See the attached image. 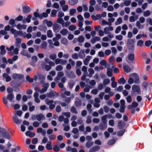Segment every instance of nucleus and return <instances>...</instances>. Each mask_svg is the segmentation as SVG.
Listing matches in <instances>:
<instances>
[{
    "mask_svg": "<svg viewBox=\"0 0 152 152\" xmlns=\"http://www.w3.org/2000/svg\"><path fill=\"white\" fill-rule=\"evenodd\" d=\"M57 11L55 10H52L51 13L50 14V16L51 17H54L56 16Z\"/></svg>",
    "mask_w": 152,
    "mask_h": 152,
    "instance_id": "42",
    "label": "nucleus"
},
{
    "mask_svg": "<svg viewBox=\"0 0 152 152\" xmlns=\"http://www.w3.org/2000/svg\"><path fill=\"white\" fill-rule=\"evenodd\" d=\"M62 10L64 12L66 11L68 9V6L67 5H64L61 7Z\"/></svg>",
    "mask_w": 152,
    "mask_h": 152,
    "instance_id": "64",
    "label": "nucleus"
},
{
    "mask_svg": "<svg viewBox=\"0 0 152 152\" xmlns=\"http://www.w3.org/2000/svg\"><path fill=\"white\" fill-rule=\"evenodd\" d=\"M141 92L140 88L139 86L134 85L132 86V92L136 93L137 94H140Z\"/></svg>",
    "mask_w": 152,
    "mask_h": 152,
    "instance_id": "4",
    "label": "nucleus"
},
{
    "mask_svg": "<svg viewBox=\"0 0 152 152\" xmlns=\"http://www.w3.org/2000/svg\"><path fill=\"white\" fill-rule=\"evenodd\" d=\"M62 115H63L65 116L68 118H69L70 116V113L69 112H63L62 113Z\"/></svg>",
    "mask_w": 152,
    "mask_h": 152,
    "instance_id": "51",
    "label": "nucleus"
},
{
    "mask_svg": "<svg viewBox=\"0 0 152 152\" xmlns=\"http://www.w3.org/2000/svg\"><path fill=\"white\" fill-rule=\"evenodd\" d=\"M3 77L6 79V81L7 82L10 81L11 80L10 77L5 73H4L3 74Z\"/></svg>",
    "mask_w": 152,
    "mask_h": 152,
    "instance_id": "28",
    "label": "nucleus"
},
{
    "mask_svg": "<svg viewBox=\"0 0 152 152\" xmlns=\"http://www.w3.org/2000/svg\"><path fill=\"white\" fill-rule=\"evenodd\" d=\"M125 126V123L123 121H121L118 122V126L120 129L124 128Z\"/></svg>",
    "mask_w": 152,
    "mask_h": 152,
    "instance_id": "27",
    "label": "nucleus"
},
{
    "mask_svg": "<svg viewBox=\"0 0 152 152\" xmlns=\"http://www.w3.org/2000/svg\"><path fill=\"white\" fill-rule=\"evenodd\" d=\"M101 40V38L99 37L95 36L92 38L91 39V42L92 44L95 43L97 41H99Z\"/></svg>",
    "mask_w": 152,
    "mask_h": 152,
    "instance_id": "15",
    "label": "nucleus"
},
{
    "mask_svg": "<svg viewBox=\"0 0 152 152\" xmlns=\"http://www.w3.org/2000/svg\"><path fill=\"white\" fill-rule=\"evenodd\" d=\"M44 23L47 24V26L49 27L52 26L53 25V23L50 21H48L47 20H43Z\"/></svg>",
    "mask_w": 152,
    "mask_h": 152,
    "instance_id": "24",
    "label": "nucleus"
},
{
    "mask_svg": "<svg viewBox=\"0 0 152 152\" xmlns=\"http://www.w3.org/2000/svg\"><path fill=\"white\" fill-rule=\"evenodd\" d=\"M47 43L46 42H43L41 45L40 48L42 49H46L47 48Z\"/></svg>",
    "mask_w": 152,
    "mask_h": 152,
    "instance_id": "34",
    "label": "nucleus"
},
{
    "mask_svg": "<svg viewBox=\"0 0 152 152\" xmlns=\"http://www.w3.org/2000/svg\"><path fill=\"white\" fill-rule=\"evenodd\" d=\"M118 82L120 84L124 85L126 83V81L124 78L122 77L119 79Z\"/></svg>",
    "mask_w": 152,
    "mask_h": 152,
    "instance_id": "37",
    "label": "nucleus"
},
{
    "mask_svg": "<svg viewBox=\"0 0 152 152\" xmlns=\"http://www.w3.org/2000/svg\"><path fill=\"white\" fill-rule=\"evenodd\" d=\"M78 2V0H69L68 1L69 3L72 6L77 4Z\"/></svg>",
    "mask_w": 152,
    "mask_h": 152,
    "instance_id": "30",
    "label": "nucleus"
},
{
    "mask_svg": "<svg viewBox=\"0 0 152 152\" xmlns=\"http://www.w3.org/2000/svg\"><path fill=\"white\" fill-rule=\"evenodd\" d=\"M37 78V77L36 75H35L34 76L33 78H31L28 75H27L26 77V80L28 82L31 83L33 82L34 81V80H36Z\"/></svg>",
    "mask_w": 152,
    "mask_h": 152,
    "instance_id": "22",
    "label": "nucleus"
},
{
    "mask_svg": "<svg viewBox=\"0 0 152 152\" xmlns=\"http://www.w3.org/2000/svg\"><path fill=\"white\" fill-rule=\"evenodd\" d=\"M13 119L14 122L16 124H19L22 122V121L21 120H19L16 115H13Z\"/></svg>",
    "mask_w": 152,
    "mask_h": 152,
    "instance_id": "12",
    "label": "nucleus"
},
{
    "mask_svg": "<svg viewBox=\"0 0 152 152\" xmlns=\"http://www.w3.org/2000/svg\"><path fill=\"white\" fill-rule=\"evenodd\" d=\"M63 69L62 66L61 65H58L56 67V69L57 71H61Z\"/></svg>",
    "mask_w": 152,
    "mask_h": 152,
    "instance_id": "55",
    "label": "nucleus"
},
{
    "mask_svg": "<svg viewBox=\"0 0 152 152\" xmlns=\"http://www.w3.org/2000/svg\"><path fill=\"white\" fill-rule=\"evenodd\" d=\"M107 115H106L103 116L101 118L102 123L107 124Z\"/></svg>",
    "mask_w": 152,
    "mask_h": 152,
    "instance_id": "33",
    "label": "nucleus"
},
{
    "mask_svg": "<svg viewBox=\"0 0 152 152\" xmlns=\"http://www.w3.org/2000/svg\"><path fill=\"white\" fill-rule=\"evenodd\" d=\"M128 58L130 61H133L134 58V55L133 54H130L128 57Z\"/></svg>",
    "mask_w": 152,
    "mask_h": 152,
    "instance_id": "52",
    "label": "nucleus"
},
{
    "mask_svg": "<svg viewBox=\"0 0 152 152\" xmlns=\"http://www.w3.org/2000/svg\"><path fill=\"white\" fill-rule=\"evenodd\" d=\"M123 87L122 86H119L117 88L115 89V90L116 91L121 92L123 89Z\"/></svg>",
    "mask_w": 152,
    "mask_h": 152,
    "instance_id": "56",
    "label": "nucleus"
},
{
    "mask_svg": "<svg viewBox=\"0 0 152 152\" xmlns=\"http://www.w3.org/2000/svg\"><path fill=\"white\" fill-rule=\"evenodd\" d=\"M52 143L50 141L48 142L47 143L46 146V148L48 150H51L52 149Z\"/></svg>",
    "mask_w": 152,
    "mask_h": 152,
    "instance_id": "32",
    "label": "nucleus"
},
{
    "mask_svg": "<svg viewBox=\"0 0 152 152\" xmlns=\"http://www.w3.org/2000/svg\"><path fill=\"white\" fill-rule=\"evenodd\" d=\"M151 14V12L149 10H146L143 12V16L145 17H147Z\"/></svg>",
    "mask_w": 152,
    "mask_h": 152,
    "instance_id": "47",
    "label": "nucleus"
},
{
    "mask_svg": "<svg viewBox=\"0 0 152 152\" xmlns=\"http://www.w3.org/2000/svg\"><path fill=\"white\" fill-rule=\"evenodd\" d=\"M134 40L132 39H128L127 42V45L128 47L130 49H134Z\"/></svg>",
    "mask_w": 152,
    "mask_h": 152,
    "instance_id": "6",
    "label": "nucleus"
},
{
    "mask_svg": "<svg viewBox=\"0 0 152 152\" xmlns=\"http://www.w3.org/2000/svg\"><path fill=\"white\" fill-rule=\"evenodd\" d=\"M122 22V18L121 17H120L117 19V21L115 22V24L116 25H118L121 23Z\"/></svg>",
    "mask_w": 152,
    "mask_h": 152,
    "instance_id": "41",
    "label": "nucleus"
},
{
    "mask_svg": "<svg viewBox=\"0 0 152 152\" xmlns=\"http://www.w3.org/2000/svg\"><path fill=\"white\" fill-rule=\"evenodd\" d=\"M53 31L55 32L58 29L59 27L57 23H56L53 25Z\"/></svg>",
    "mask_w": 152,
    "mask_h": 152,
    "instance_id": "46",
    "label": "nucleus"
},
{
    "mask_svg": "<svg viewBox=\"0 0 152 152\" xmlns=\"http://www.w3.org/2000/svg\"><path fill=\"white\" fill-rule=\"evenodd\" d=\"M91 58V57L90 56H87L86 58L84 60L83 63L85 65H88L89 62Z\"/></svg>",
    "mask_w": 152,
    "mask_h": 152,
    "instance_id": "26",
    "label": "nucleus"
},
{
    "mask_svg": "<svg viewBox=\"0 0 152 152\" xmlns=\"http://www.w3.org/2000/svg\"><path fill=\"white\" fill-rule=\"evenodd\" d=\"M0 134H1V135H2L6 139H10L11 138L10 134L5 129L0 128Z\"/></svg>",
    "mask_w": 152,
    "mask_h": 152,
    "instance_id": "3",
    "label": "nucleus"
},
{
    "mask_svg": "<svg viewBox=\"0 0 152 152\" xmlns=\"http://www.w3.org/2000/svg\"><path fill=\"white\" fill-rule=\"evenodd\" d=\"M61 43L65 45H67L68 44V42L66 39L63 38L61 39Z\"/></svg>",
    "mask_w": 152,
    "mask_h": 152,
    "instance_id": "36",
    "label": "nucleus"
},
{
    "mask_svg": "<svg viewBox=\"0 0 152 152\" xmlns=\"http://www.w3.org/2000/svg\"><path fill=\"white\" fill-rule=\"evenodd\" d=\"M12 77L15 79H20L23 78V76L22 75L14 74L12 75Z\"/></svg>",
    "mask_w": 152,
    "mask_h": 152,
    "instance_id": "18",
    "label": "nucleus"
},
{
    "mask_svg": "<svg viewBox=\"0 0 152 152\" xmlns=\"http://www.w3.org/2000/svg\"><path fill=\"white\" fill-rule=\"evenodd\" d=\"M48 16V13L46 12H43L42 13L40 14L39 16V19H42L43 18H46Z\"/></svg>",
    "mask_w": 152,
    "mask_h": 152,
    "instance_id": "40",
    "label": "nucleus"
},
{
    "mask_svg": "<svg viewBox=\"0 0 152 152\" xmlns=\"http://www.w3.org/2000/svg\"><path fill=\"white\" fill-rule=\"evenodd\" d=\"M115 141L114 139H111L109 140L107 142V144L109 145H112L115 143Z\"/></svg>",
    "mask_w": 152,
    "mask_h": 152,
    "instance_id": "60",
    "label": "nucleus"
},
{
    "mask_svg": "<svg viewBox=\"0 0 152 152\" xmlns=\"http://www.w3.org/2000/svg\"><path fill=\"white\" fill-rule=\"evenodd\" d=\"M32 18V16L31 15H28L27 17L26 18V20H23L22 22L23 23H26V22L29 23L31 21V20Z\"/></svg>",
    "mask_w": 152,
    "mask_h": 152,
    "instance_id": "20",
    "label": "nucleus"
},
{
    "mask_svg": "<svg viewBox=\"0 0 152 152\" xmlns=\"http://www.w3.org/2000/svg\"><path fill=\"white\" fill-rule=\"evenodd\" d=\"M100 148V147L98 146H94L89 149V152H96L98 151Z\"/></svg>",
    "mask_w": 152,
    "mask_h": 152,
    "instance_id": "16",
    "label": "nucleus"
},
{
    "mask_svg": "<svg viewBox=\"0 0 152 152\" xmlns=\"http://www.w3.org/2000/svg\"><path fill=\"white\" fill-rule=\"evenodd\" d=\"M123 68L124 71L126 72H130L131 70L130 67L127 65L124 66L123 67Z\"/></svg>",
    "mask_w": 152,
    "mask_h": 152,
    "instance_id": "38",
    "label": "nucleus"
},
{
    "mask_svg": "<svg viewBox=\"0 0 152 152\" xmlns=\"http://www.w3.org/2000/svg\"><path fill=\"white\" fill-rule=\"evenodd\" d=\"M89 74L88 76L89 77H92L94 73V69L91 68H89L88 69Z\"/></svg>",
    "mask_w": 152,
    "mask_h": 152,
    "instance_id": "23",
    "label": "nucleus"
},
{
    "mask_svg": "<svg viewBox=\"0 0 152 152\" xmlns=\"http://www.w3.org/2000/svg\"><path fill=\"white\" fill-rule=\"evenodd\" d=\"M134 82V80L132 79V78L131 77L130 75L129 76V77L128 80V83L130 84H132Z\"/></svg>",
    "mask_w": 152,
    "mask_h": 152,
    "instance_id": "53",
    "label": "nucleus"
},
{
    "mask_svg": "<svg viewBox=\"0 0 152 152\" xmlns=\"http://www.w3.org/2000/svg\"><path fill=\"white\" fill-rule=\"evenodd\" d=\"M66 75L67 77L70 78H74L75 77V75L72 71L67 72Z\"/></svg>",
    "mask_w": 152,
    "mask_h": 152,
    "instance_id": "11",
    "label": "nucleus"
},
{
    "mask_svg": "<svg viewBox=\"0 0 152 152\" xmlns=\"http://www.w3.org/2000/svg\"><path fill=\"white\" fill-rule=\"evenodd\" d=\"M45 102L48 105H50L53 104V100H50L49 99L46 98L45 100Z\"/></svg>",
    "mask_w": 152,
    "mask_h": 152,
    "instance_id": "43",
    "label": "nucleus"
},
{
    "mask_svg": "<svg viewBox=\"0 0 152 152\" xmlns=\"http://www.w3.org/2000/svg\"><path fill=\"white\" fill-rule=\"evenodd\" d=\"M45 61L46 63L49 64L50 66H54L55 65V63L51 61L48 58H45Z\"/></svg>",
    "mask_w": 152,
    "mask_h": 152,
    "instance_id": "21",
    "label": "nucleus"
},
{
    "mask_svg": "<svg viewBox=\"0 0 152 152\" xmlns=\"http://www.w3.org/2000/svg\"><path fill=\"white\" fill-rule=\"evenodd\" d=\"M49 58H50L52 60H54L55 59H56V54H53L50 55L49 56Z\"/></svg>",
    "mask_w": 152,
    "mask_h": 152,
    "instance_id": "61",
    "label": "nucleus"
},
{
    "mask_svg": "<svg viewBox=\"0 0 152 152\" xmlns=\"http://www.w3.org/2000/svg\"><path fill=\"white\" fill-rule=\"evenodd\" d=\"M7 99L10 102L12 101V100L14 98V96L13 94H8L7 96Z\"/></svg>",
    "mask_w": 152,
    "mask_h": 152,
    "instance_id": "25",
    "label": "nucleus"
},
{
    "mask_svg": "<svg viewBox=\"0 0 152 152\" xmlns=\"http://www.w3.org/2000/svg\"><path fill=\"white\" fill-rule=\"evenodd\" d=\"M37 132L39 133H41L43 136H45L46 132L45 130L43 129L42 128H38L37 129Z\"/></svg>",
    "mask_w": 152,
    "mask_h": 152,
    "instance_id": "19",
    "label": "nucleus"
},
{
    "mask_svg": "<svg viewBox=\"0 0 152 152\" xmlns=\"http://www.w3.org/2000/svg\"><path fill=\"white\" fill-rule=\"evenodd\" d=\"M23 11L24 13H28L31 11V9L30 7L27 6H25L23 7L22 8Z\"/></svg>",
    "mask_w": 152,
    "mask_h": 152,
    "instance_id": "10",
    "label": "nucleus"
},
{
    "mask_svg": "<svg viewBox=\"0 0 152 152\" xmlns=\"http://www.w3.org/2000/svg\"><path fill=\"white\" fill-rule=\"evenodd\" d=\"M17 28L19 30L26 29V28L27 26L25 24H18L16 26Z\"/></svg>",
    "mask_w": 152,
    "mask_h": 152,
    "instance_id": "14",
    "label": "nucleus"
},
{
    "mask_svg": "<svg viewBox=\"0 0 152 152\" xmlns=\"http://www.w3.org/2000/svg\"><path fill=\"white\" fill-rule=\"evenodd\" d=\"M138 18L137 15H136L134 16H131L129 17V20L130 22H134L135 20H137Z\"/></svg>",
    "mask_w": 152,
    "mask_h": 152,
    "instance_id": "35",
    "label": "nucleus"
},
{
    "mask_svg": "<svg viewBox=\"0 0 152 152\" xmlns=\"http://www.w3.org/2000/svg\"><path fill=\"white\" fill-rule=\"evenodd\" d=\"M136 25L137 27L139 29L142 28L144 27L143 25H141L140 22L139 21H137L136 22Z\"/></svg>",
    "mask_w": 152,
    "mask_h": 152,
    "instance_id": "45",
    "label": "nucleus"
},
{
    "mask_svg": "<svg viewBox=\"0 0 152 152\" xmlns=\"http://www.w3.org/2000/svg\"><path fill=\"white\" fill-rule=\"evenodd\" d=\"M110 66V65L107 64L105 66V68L107 69V75L109 77H112L113 75L112 70L109 67Z\"/></svg>",
    "mask_w": 152,
    "mask_h": 152,
    "instance_id": "7",
    "label": "nucleus"
},
{
    "mask_svg": "<svg viewBox=\"0 0 152 152\" xmlns=\"http://www.w3.org/2000/svg\"><path fill=\"white\" fill-rule=\"evenodd\" d=\"M47 35L49 38H52L53 37L52 31L50 30H48L47 31Z\"/></svg>",
    "mask_w": 152,
    "mask_h": 152,
    "instance_id": "44",
    "label": "nucleus"
},
{
    "mask_svg": "<svg viewBox=\"0 0 152 152\" xmlns=\"http://www.w3.org/2000/svg\"><path fill=\"white\" fill-rule=\"evenodd\" d=\"M10 33L13 34L14 37L16 38L18 36L22 37L23 35V32L21 31H18L12 28L10 29Z\"/></svg>",
    "mask_w": 152,
    "mask_h": 152,
    "instance_id": "1",
    "label": "nucleus"
},
{
    "mask_svg": "<svg viewBox=\"0 0 152 152\" xmlns=\"http://www.w3.org/2000/svg\"><path fill=\"white\" fill-rule=\"evenodd\" d=\"M68 31V30L65 28H63L60 31V33L64 36L66 35Z\"/></svg>",
    "mask_w": 152,
    "mask_h": 152,
    "instance_id": "29",
    "label": "nucleus"
},
{
    "mask_svg": "<svg viewBox=\"0 0 152 152\" xmlns=\"http://www.w3.org/2000/svg\"><path fill=\"white\" fill-rule=\"evenodd\" d=\"M124 5L126 6H129L131 3V1L130 0H125L124 1Z\"/></svg>",
    "mask_w": 152,
    "mask_h": 152,
    "instance_id": "59",
    "label": "nucleus"
},
{
    "mask_svg": "<svg viewBox=\"0 0 152 152\" xmlns=\"http://www.w3.org/2000/svg\"><path fill=\"white\" fill-rule=\"evenodd\" d=\"M26 134L27 136H28L30 137H33L35 136V133L34 132H31L29 131H28L26 132Z\"/></svg>",
    "mask_w": 152,
    "mask_h": 152,
    "instance_id": "31",
    "label": "nucleus"
},
{
    "mask_svg": "<svg viewBox=\"0 0 152 152\" xmlns=\"http://www.w3.org/2000/svg\"><path fill=\"white\" fill-rule=\"evenodd\" d=\"M130 76L134 80V82L137 84H139L140 81L139 75L136 73H132L130 74Z\"/></svg>",
    "mask_w": 152,
    "mask_h": 152,
    "instance_id": "5",
    "label": "nucleus"
},
{
    "mask_svg": "<svg viewBox=\"0 0 152 152\" xmlns=\"http://www.w3.org/2000/svg\"><path fill=\"white\" fill-rule=\"evenodd\" d=\"M110 80L109 79H104L103 80V84L105 85H106L110 83Z\"/></svg>",
    "mask_w": 152,
    "mask_h": 152,
    "instance_id": "63",
    "label": "nucleus"
},
{
    "mask_svg": "<svg viewBox=\"0 0 152 152\" xmlns=\"http://www.w3.org/2000/svg\"><path fill=\"white\" fill-rule=\"evenodd\" d=\"M99 128L101 130H104L107 128V124L103 123H100L99 124Z\"/></svg>",
    "mask_w": 152,
    "mask_h": 152,
    "instance_id": "17",
    "label": "nucleus"
},
{
    "mask_svg": "<svg viewBox=\"0 0 152 152\" xmlns=\"http://www.w3.org/2000/svg\"><path fill=\"white\" fill-rule=\"evenodd\" d=\"M15 44L17 46H19L21 43L22 39L19 38H16Z\"/></svg>",
    "mask_w": 152,
    "mask_h": 152,
    "instance_id": "39",
    "label": "nucleus"
},
{
    "mask_svg": "<svg viewBox=\"0 0 152 152\" xmlns=\"http://www.w3.org/2000/svg\"><path fill=\"white\" fill-rule=\"evenodd\" d=\"M77 41L80 43L83 42L84 40V38L82 36H80L77 38Z\"/></svg>",
    "mask_w": 152,
    "mask_h": 152,
    "instance_id": "50",
    "label": "nucleus"
},
{
    "mask_svg": "<svg viewBox=\"0 0 152 152\" xmlns=\"http://www.w3.org/2000/svg\"><path fill=\"white\" fill-rule=\"evenodd\" d=\"M31 119L33 120H36L39 121L42 120H44L45 119L44 115L42 113L35 115L34 114H33L31 115Z\"/></svg>",
    "mask_w": 152,
    "mask_h": 152,
    "instance_id": "2",
    "label": "nucleus"
},
{
    "mask_svg": "<svg viewBox=\"0 0 152 152\" xmlns=\"http://www.w3.org/2000/svg\"><path fill=\"white\" fill-rule=\"evenodd\" d=\"M93 142H87L86 143V146L87 148H90L93 145Z\"/></svg>",
    "mask_w": 152,
    "mask_h": 152,
    "instance_id": "49",
    "label": "nucleus"
},
{
    "mask_svg": "<svg viewBox=\"0 0 152 152\" xmlns=\"http://www.w3.org/2000/svg\"><path fill=\"white\" fill-rule=\"evenodd\" d=\"M20 53L21 55L23 56H26L28 57H30L31 56L30 55H28L27 51L25 50H23Z\"/></svg>",
    "mask_w": 152,
    "mask_h": 152,
    "instance_id": "48",
    "label": "nucleus"
},
{
    "mask_svg": "<svg viewBox=\"0 0 152 152\" xmlns=\"http://www.w3.org/2000/svg\"><path fill=\"white\" fill-rule=\"evenodd\" d=\"M31 61L30 62V64L33 66L36 65L35 63L37 61V56H34L31 57Z\"/></svg>",
    "mask_w": 152,
    "mask_h": 152,
    "instance_id": "9",
    "label": "nucleus"
},
{
    "mask_svg": "<svg viewBox=\"0 0 152 152\" xmlns=\"http://www.w3.org/2000/svg\"><path fill=\"white\" fill-rule=\"evenodd\" d=\"M108 124L110 126H113L114 125V121L113 119L110 120L108 122Z\"/></svg>",
    "mask_w": 152,
    "mask_h": 152,
    "instance_id": "62",
    "label": "nucleus"
},
{
    "mask_svg": "<svg viewBox=\"0 0 152 152\" xmlns=\"http://www.w3.org/2000/svg\"><path fill=\"white\" fill-rule=\"evenodd\" d=\"M47 97L51 98L58 96L57 94L55 92L51 91L46 94Z\"/></svg>",
    "mask_w": 152,
    "mask_h": 152,
    "instance_id": "8",
    "label": "nucleus"
},
{
    "mask_svg": "<svg viewBox=\"0 0 152 152\" xmlns=\"http://www.w3.org/2000/svg\"><path fill=\"white\" fill-rule=\"evenodd\" d=\"M86 131L84 132L85 134H87V132H90L91 130V128L89 126H87L86 128Z\"/></svg>",
    "mask_w": 152,
    "mask_h": 152,
    "instance_id": "57",
    "label": "nucleus"
},
{
    "mask_svg": "<svg viewBox=\"0 0 152 152\" xmlns=\"http://www.w3.org/2000/svg\"><path fill=\"white\" fill-rule=\"evenodd\" d=\"M14 47L13 45H12L10 48H7V49L9 51L8 53L10 54H12L11 51L14 49Z\"/></svg>",
    "mask_w": 152,
    "mask_h": 152,
    "instance_id": "54",
    "label": "nucleus"
},
{
    "mask_svg": "<svg viewBox=\"0 0 152 152\" xmlns=\"http://www.w3.org/2000/svg\"><path fill=\"white\" fill-rule=\"evenodd\" d=\"M113 28L112 26L110 25L108 27H105L104 29V32L105 34H108L109 31H112L113 30Z\"/></svg>",
    "mask_w": 152,
    "mask_h": 152,
    "instance_id": "13",
    "label": "nucleus"
},
{
    "mask_svg": "<svg viewBox=\"0 0 152 152\" xmlns=\"http://www.w3.org/2000/svg\"><path fill=\"white\" fill-rule=\"evenodd\" d=\"M76 10L75 9H72L70 10L69 14L70 15L72 16L76 12Z\"/></svg>",
    "mask_w": 152,
    "mask_h": 152,
    "instance_id": "58",
    "label": "nucleus"
}]
</instances>
